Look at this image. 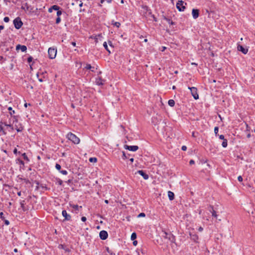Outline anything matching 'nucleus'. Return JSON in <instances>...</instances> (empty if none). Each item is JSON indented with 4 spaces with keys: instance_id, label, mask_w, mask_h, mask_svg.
Instances as JSON below:
<instances>
[{
    "instance_id": "obj_1",
    "label": "nucleus",
    "mask_w": 255,
    "mask_h": 255,
    "mask_svg": "<svg viewBox=\"0 0 255 255\" xmlns=\"http://www.w3.org/2000/svg\"><path fill=\"white\" fill-rule=\"evenodd\" d=\"M67 138L71 140L74 144H79L80 143V140L79 137H78L75 134L69 132L67 135Z\"/></svg>"
},
{
    "instance_id": "obj_2",
    "label": "nucleus",
    "mask_w": 255,
    "mask_h": 255,
    "mask_svg": "<svg viewBox=\"0 0 255 255\" xmlns=\"http://www.w3.org/2000/svg\"><path fill=\"white\" fill-rule=\"evenodd\" d=\"M162 237L166 239L169 240L171 243L175 242V237L171 233H167L165 231H162Z\"/></svg>"
},
{
    "instance_id": "obj_3",
    "label": "nucleus",
    "mask_w": 255,
    "mask_h": 255,
    "mask_svg": "<svg viewBox=\"0 0 255 255\" xmlns=\"http://www.w3.org/2000/svg\"><path fill=\"white\" fill-rule=\"evenodd\" d=\"M9 121L10 122L12 121V124H15V129L17 130V132H20L22 130L23 128L22 127L18 128V126L16 125V124L18 122L17 116H11V118L9 119Z\"/></svg>"
},
{
    "instance_id": "obj_4",
    "label": "nucleus",
    "mask_w": 255,
    "mask_h": 255,
    "mask_svg": "<svg viewBox=\"0 0 255 255\" xmlns=\"http://www.w3.org/2000/svg\"><path fill=\"white\" fill-rule=\"evenodd\" d=\"M13 23L15 28L17 29L20 28L23 25V22L19 17L15 18L13 21Z\"/></svg>"
},
{
    "instance_id": "obj_5",
    "label": "nucleus",
    "mask_w": 255,
    "mask_h": 255,
    "mask_svg": "<svg viewBox=\"0 0 255 255\" xmlns=\"http://www.w3.org/2000/svg\"><path fill=\"white\" fill-rule=\"evenodd\" d=\"M48 53L50 59H54L56 56L57 49L54 48L50 47L48 49Z\"/></svg>"
},
{
    "instance_id": "obj_6",
    "label": "nucleus",
    "mask_w": 255,
    "mask_h": 255,
    "mask_svg": "<svg viewBox=\"0 0 255 255\" xmlns=\"http://www.w3.org/2000/svg\"><path fill=\"white\" fill-rule=\"evenodd\" d=\"M188 89L190 90L192 96L195 100H197L199 99V95L197 92V89L196 87H188Z\"/></svg>"
},
{
    "instance_id": "obj_7",
    "label": "nucleus",
    "mask_w": 255,
    "mask_h": 255,
    "mask_svg": "<svg viewBox=\"0 0 255 255\" xmlns=\"http://www.w3.org/2000/svg\"><path fill=\"white\" fill-rule=\"evenodd\" d=\"M184 1L182 0H178L176 3V7L179 11H183L185 9V6L184 5Z\"/></svg>"
},
{
    "instance_id": "obj_8",
    "label": "nucleus",
    "mask_w": 255,
    "mask_h": 255,
    "mask_svg": "<svg viewBox=\"0 0 255 255\" xmlns=\"http://www.w3.org/2000/svg\"><path fill=\"white\" fill-rule=\"evenodd\" d=\"M124 147L125 149L132 151H135L138 149V146L137 145H125Z\"/></svg>"
},
{
    "instance_id": "obj_9",
    "label": "nucleus",
    "mask_w": 255,
    "mask_h": 255,
    "mask_svg": "<svg viewBox=\"0 0 255 255\" xmlns=\"http://www.w3.org/2000/svg\"><path fill=\"white\" fill-rule=\"evenodd\" d=\"M99 237L101 240H105L107 239L108 234L107 231L103 230L100 232Z\"/></svg>"
},
{
    "instance_id": "obj_10",
    "label": "nucleus",
    "mask_w": 255,
    "mask_h": 255,
    "mask_svg": "<svg viewBox=\"0 0 255 255\" xmlns=\"http://www.w3.org/2000/svg\"><path fill=\"white\" fill-rule=\"evenodd\" d=\"M95 82L97 85H103L105 84V80L103 79L101 77H98L96 78Z\"/></svg>"
},
{
    "instance_id": "obj_11",
    "label": "nucleus",
    "mask_w": 255,
    "mask_h": 255,
    "mask_svg": "<svg viewBox=\"0 0 255 255\" xmlns=\"http://www.w3.org/2000/svg\"><path fill=\"white\" fill-rule=\"evenodd\" d=\"M237 49L238 51H241L244 54H247L248 52V49L247 48H245L241 45H238Z\"/></svg>"
},
{
    "instance_id": "obj_12",
    "label": "nucleus",
    "mask_w": 255,
    "mask_h": 255,
    "mask_svg": "<svg viewBox=\"0 0 255 255\" xmlns=\"http://www.w3.org/2000/svg\"><path fill=\"white\" fill-rule=\"evenodd\" d=\"M62 215L65 218L64 221H70L71 220V216L67 213L66 210L62 211Z\"/></svg>"
},
{
    "instance_id": "obj_13",
    "label": "nucleus",
    "mask_w": 255,
    "mask_h": 255,
    "mask_svg": "<svg viewBox=\"0 0 255 255\" xmlns=\"http://www.w3.org/2000/svg\"><path fill=\"white\" fill-rule=\"evenodd\" d=\"M55 168L56 169L59 171V172L63 175H67L68 172L66 170H62L61 169V165L59 164H56Z\"/></svg>"
},
{
    "instance_id": "obj_14",
    "label": "nucleus",
    "mask_w": 255,
    "mask_h": 255,
    "mask_svg": "<svg viewBox=\"0 0 255 255\" xmlns=\"http://www.w3.org/2000/svg\"><path fill=\"white\" fill-rule=\"evenodd\" d=\"M208 210L212 214V216L214 218H217L218 215L217 214L216 212L214 210V208L213 206H210L208 208Z\"/></svg>"
},
{
    "instance_id": "obj_15",
    "label": "nucleus",
    "mask_w": 255,
    "mask_h": 255,
    "mask_svg": "<svg viewBox=\"0 0 255 255\" xmlns=\"http://www.w3.org/2000/svg\"><path fill=\"white\" fill-rule=\"evenodd\" d=\"M192 14L194 19H196L199 17V10L197 9H193L192 10Z\"/></svg>"
},
{
    "instance_id": "obj_16",
    "label": "nucleus",
    "mask_w": 255,
    "mask_h": 255,
    "mask_svg": "<svg viewBox=\"0 0 255 255\" xmlns=\"http://www.w3.org/2000/svg\"><path fill=\"white\" fill-rule=\"evenodd\" d=\"M140 175L142 176L143 179L147 180L149 178V176L143 170H138L137 172Z\"/></svg>"
},
{
    "instance_id": "obj_17",
    "label": "nucleus",
    "mask_w": 255,
    "mask_h": 255,
    "mask_svg": "<svg viewBox=\"0 0 255 255\" xmlns=\"http://www.w3.org/2000/svg\"><path fill=\"white\" fill-rule=\"evenodd\" d=\"M0 218L3 221L4 224L5 225H9V222L5 219V217L4 216V215L3 212L0 213Z\"/></svg>"
},
{
    "instance_id": "obj_18",
    "label": "nucleus",
    "mask_w": 255,
    "mask_h": 255,
    "mask_svg": "<svg viewBox=\"0 0 255 255\" xmlns=\"http://www.w3.org/2000/svg\"><path fill=\"white\" fill-rule=\"evenodd\" d=\"M189 235L190 238L192 241L194 242L197 243L198 240V236L196 234H193L192 233H190Z\"/></svg>"
},
{
    "instance_id": "obj_19",
    "label": "nucleus",
    "mask_w": 255,
    "mask_h": 255,
    "mask_svg": "<svg viewBox=\"0 0 255 255\" xmlns=\"http://www.w3.org/2000/svg\"><path fill=\"white\" fill-rule=\"evenodd\" d=\"M16 49L17 50H20L22 52H25L27 50V47L25 45H21L20 44H18L16 46Z\"/></svg>"
},
{
    "instance_id": "obj_20",
    "label": "nucleus",
    "mask_w": 255,
    "mask_h": 255,
    "mask_svg": "<svg viewBox=\"0 0 255 255\" xmlns=\"http://www.w3.org/2000/svg\"><path fill=\"white\" fill-rule=\"evenodd\" d=\"M4 123L2 122H0V133L2 135H5L6 134V131L4 129L3 125H4Z\"/></svg>"
},
{
    "instance_id": "obj_21",
    "label": "nucleus",
    "mask_w": 255,
    "mask_h": 255,
    "mask_svg": "<svg viewBox=\"0 0 255 255\" xmlns=\"http://www.w3.org/2000/svg\"><path fill=\"white\" fill-rule=\"evenodd\" d=\"M91 38L94 39L95 40V41L96 43H98L99 38H103V36H102V34L101 33H100V34L96 35L94 36H91Z\"/></svg>"
},
{
    "instance_id": "obj_22",
    "label": "nucleus",
    "mask_w": 255,
    "mask_h": 255,
    "mask_svg": "<svg viewBox=\"0 0 255 255\" xmlns=\"http://www.w3.org/2000/svg\"><path fill=\"white\" fill-rule=\"evenodd\" d=\"M168 196L169 200H170V201L173 200L174 198V194L173 192H172L170 191H169L168 192Z\"/></svg>"
},
{
    "instance_id": "obj_23",
    "label": "nucleus",
    "mask_w": 255,
    "mask_h": 255,
    "mask_svg": "<svg viewBox=\"0 0 255 255\" xmlns=\"http://www.w3.org/2000/svg\"><path fill=\"white\" fill-rule=\"evenodd\" d=\"M142 8L144 10L146 11V12H148L149 14H151V10L148 6L142 5Z\"/></svg>"
},
{
    "instance_id": "obj_24",
    "label": "nucleus",
    "mask_w": 255,
    "mask_h": 255,
    "mask_svg": "<svg viewBox=\"0 0 255 255\" xmlns=\"http://www.w3.org/2000/svg\"><path fill=\"white\" fill-rule=\"evenodd\" d=\"M4 126L8 127L10 128V130H12L15 128L12 126V124H11V122L9 121V124H6V123H4Z\"/></svg>"
},
{
    "instance_id": "obj_25",
    "label": "nucleus",
    "mask_w": 255,
    "mask_h": 255,
    "mask_svg": "<svg viewBox=\"0 0 255 255\" xmlns=\"http://www.w3.org/2000/svg\"><path fill=\"white\" fill-rule=\"evenodd\" d=\"M20 207L22 209V210L23 211H25V200L20 201Z\"/></svg>"
},
{
    "instance_id": "obj_26",
    "label": "nucleus",
    "mask_w": 255,
    "mask_h": 255,
    "mask_svg": "<svg viewBox=\"0 0 255 255\" xmlns=\"http://www.w3.org/2000/svg\"><path fill=\"white\" fill-rule=\"evenodd\" d=\"M164 19L167 21V22L170 25H174L175 24V22H173L172 20H171L169 18L164 17Z\"/></svg>"
},
{
    "instance_id": "obj_27",
    "label": "nucleus",
    "mask_w": 255,
    "mask_h": 255,
    "mask_svg": "<svg viewBox=\"0 0 255 255\" xmlns=\"http://www.w3.org/2000/svg\"><path fill=\"white\" fill-rule=\"evenodd\" d=\"M168 104L170 107H173L175 105V102L173 100L170 99L168 101Z\"/></svg>"
},
{
    "instance_id": "obj_28",
    "label": "nucleus",
    "mask_w": 255,
    "mask_h": 255,
    "mask_svg": "<svg viewBox=\"0 0 255 255\" xmlns=\"http://www.w3.org/2000/svg\"><path fill=\"white\" fill-rule=\"evenodd\" d=\"M70 206L77 211L79 210V208H82V206H79L78 205H70Z\"/></svg>"
},
{
    "instance_id": "obj_29",
    "label": "nucleus",
    "mask_w": 255,
    "mask_h": 255,
    "mask_svg": "<svg viewBox=\"0 0 255 255\" xmlns=\"http://www.w3.org/2000/svg\"><path fill=\"white\" fill-rule=\"evenodd\" d=\"M103 46L104 47V48H105V49L109 53H111V51L110 50H109V49L108 48V45H107V43L106 42H104V43H103Z\"/></svg>"
},
{
    "instance_id": "obj_30",
    "label": "nucleus",
    "mask_w": 255,
    "mask_h": 255,
    "mask_svg": "<svg viewBox=\"0 0 255 255\" xmlns=\"http://www.w3.org/2000/svg\"><path fill=\"white\" fill-rule=\"evenodd\" d=\"M222 145L223 147L225 148L228 145V141L227 139H224L222 142Z\"/></svg>"
},
{
    "instance_id": "obj_31",
    "label": "nucleus",
    "mask_w": 255,
    "mask_h": 255,
    "mask_svg": "<svg viewBox=\"0 0 255 255\" xmlns=\"http://www.w3.org/2000/svg\"><path fill=\"white\" fill-rule=\"evenodd\" d=\"M8 110L9 111V114L11 117L15 113L14 111L12 110V108L11 107L8 108Z\"/></svg>"
},
{
    "instance_id": "obj_32",
    "label": "nucleus",
    "mask_w": 255,
    "mask_h": 255,
    "mask_svg": "<svg viewBox=\"0 0 255 255\" xmlns=\"http://www.w3.org/2000/svg\"><path fill=\"white\" fill-rule=\"evenodd\" d=\"M131 240L132 241L134 240L136 238V234L135 233H132L131 237H130Z\"/></svg>"
},
{
    "instance_id": "obj_33",
    "label": "nucleus",
    "mask_w": 255,
    "mask_h": 255,
    "mask_svg": "<svg viewBox=\"0 0 255 255\" xmlns=\"http://www.w3.org/2000/svg\"><path fill=\"white\" fill-rule=\"evenodd\" d=\"M52 8L53 10H58L60 9V7L57 5H53L52 6Z\"/></svg>"
},
{
    "instance_id": "obj_34",
    "label": "nucleus",
    "mask_w": 255,
    "mask_h": 255,
    "mask_svg": "<svg viewBox=\"0 0 255 255\" xmlns=\"http://www.w3.org/2000/svg\"><path fill=\"white\" fill-rule=\"evenodd\" d=\"M89 161L91 162H96L97 161V159L96 157H91L89 158Z\"/></svg>"
},
{
    "instance_id": "obj_35",
    "label": "nucleus",
    "mask_w": 255,
    "mask_h": 255,
    "mask_svg": "<svg viewBox=\"0 0 255 255\" xmlns=\"http://www.w3.org/2000/svg\"><path fill=\"white\" fill-rule=\"evenodd\" d=\"M218 131H219V128L218 127H215V128H214V132H215V135L216 136L219 135V134H218Z\"/></svg>"
},
{
    "instance_id": "obj_36",
    "label": "nucleus",
    "mask_w": 255,
    "mask_h": 255,
    "mask_svg": "<svg viewBox=\"0 0 255 255\" xmlns=\"http://www.w3.org/2000/svg\"><path fill=\"white\" fill-rule=\"evenodd\" d=\"M112 24L116 26L117 27H119L121 25V23L119 22H114L113 21Z\"/></svg>"
},
{
    "instance_id": "obj_37",
    "label": "nucleus",
    "mask_w": 255,
    "mask_h": 255,
    "mask_svg": "<svg viewBox=\"0 0 255 255\" xmlns=\"http://www.w3.org/2000/svg\"><path fill=\"white\" fill-rule=\"evenodd\" d=\"M22 156L25 160L29 161V159L25 153H23V154H22Z\"/></svg>"
},
{
    "instance_id": "obj_38",
    "label": "nucleus",
    "mask_w": 255,
    "mask_h": 255,
    "mask_svg": "<svg viewBox=\"0 0 255 255\" xmlns=\"http://www.w3.org/2000/svg\"><path fill=\"white\" fill-rule=\"evenodd\" d=\"M57 11V17H60V16L62 14V12L60 9Z\"/></svg>"
},
{
    "instance_id": "obj_39",
    "label": "nucleus",
    "mask_w": 255,
    "mask_h": 255,
    "mask_svg": "<svg viewBox=\"0 0 255 255\" xmlns=\"http://www.w3.org/2000/svg\"><path fill=\"white\" fill-rule=\"evenodd\" d=\"M33 60V57L31 56H29L27 58V62L30 63L31 62H32Z\"/></svg>"
},
{
    "instance_id": "obj_40",
    "label": "nucleus",
    "mask_w": 255,
    "mask_h": 255,
    "mask_svg": "<svg viewBox=\"0 0 255 255\" xmlns=\"http://www.w3.org/2000/svg\"><path fill=\"white\" fill-rule=\"evenodd\" d=\"M145 216V214L144 213H141L137 216L138 218L139 217H144Z\"/></svg>"
},
{
    "instance_id": "obj_41",
    "label": "nucleus",
    "mask_w": 255,
    "mask_h": 255,
    "mask_svg": "<svg viewBox=\"0 0 255 255\" xmlns=\"http://www.w3.org/2000/svg\"><path fill=\"white\" fill-rule=\"evenodd\" d=\"M92 66L90 64H87L86 67H85V69H91L92 68Z\"/></svg>"
},
{
    "instance_id": "obj_42",
    "label": "nucleus",
    "mask_w": 255,
    "mask_h": 255,
    "mask_svg": "<svg viewBox=\"0 0 255 255\" xmlns=\"http://www.w3.org/2000/svg\"><path fill=\"white\" fill-rule=\"evenodd\" d=\"M61 21V18L60 17H57L56 19V24H59Z\"/></svg>"
},
{
    "instance_id": "obj_43",
    "label": "nucleus",
    "mask_w": 255,
    "mask_h": 255,
    "mask_svg": "<svg viewBox=\"0 0 255 255\" xmlns=\"http://www.w3.org/2000/svg\"><path fill=\"white\" fill-rule=\"evenodd\" d=\"M3 21L5 22H9V18L8 17H4V18H3Z\"/></svg>"
},
{
    "instance_id": "obj_44",
    "label": "nucleus",
    "mask_w": 255,
    "mask_h": 255,
    "mask_svg": "<svg viewBox=\"0 0 255 255\" xmlns=\"http://www.w3.org/2000/svg\"><path fill=\"white\" fill-rule=\"evenodd\" d=\"M218 136H219V138L220 139H223V140H224V139H226L225 138V137H224V135L221 134V135H218Z\"/></svg>"
},
{
    "instance_id": "obj_45",
    "label": "nucleus",
    "mask_w": 255,
    "mask_h": 255,
    "mask_svg": "<svg viewBox=\"0 0 255 255\" xmlns=\"http://www.w3.org/2000/svg\"><path fill=\"white\" fill-rule=\"evenodd\" d=\"M238 180L240 182H242L243 181V177L242 176L240 175L238 177Z\"/></svg>"
},
{
    "instance_id": "obj_46",
    "label": "nucleus",
    "mask_w": 255,
    "mask_h": 255,
    "mask_svg": "<svg viewBox=\"0 0 255 255\" xmlns=\"http://www.w3.org/2000/svg\"><path fill=\"white\" fill-rule=\"evenodd\" d=\"M123 158L124 159L127 158V157L126 153L124 151H123Z\"/></svg>"
},
{
    "instance_id": "obj_47",
    "label": "nucleus",
    "mask_w": 255,
    "mask_h": 255,
    "mask_svg": "<svg viewBox=\"0 0 255 255\" xmlns=\"http://www.w3.org/2000/svg\"><path fill=\"white\" fill-rule=\"evenodd\" d=\"M150 15H151V16L153 18V20H154V21H157V18L155 17V16H154V15L152 14H150Z\"/></svg>"
},
{
    "instance_id": "obj_48",
    "label": "nucleus",
    "mask_w": 255,
    "mask_h": 255,
    "mask_svg": "<svg viewBox=\"0 0 255 255\" xmlns=\"http://www.w3.org/2000/svg\"><path fill=\"white\" fill-rule=\"evenodd\" d=\"M181 149L183 151H185L187 149V147L185 145H183L182 147H181Z\"/></svg>"
},
{
    "instance_id": "obj_49",
    "label": "nucleus",
    "mask_w": 255,
    "mask_h": 255,
    "mask_svg": "<svg viewBox=\"0 0 255 255\" xmlns=\"http://www.w3.org/2000/svg\"><path fill=\"white\" fill-rule=\"evenodd\" d=\"M189 164H190V165H192V164H195V161H194V160H193V159L190 160V161H189Z\"/></svg>"
},
{
    "instance_id": "obj_50",
    "label": "nucleus",
    "mask_w": 255,
    "mask_h": 255,
    "mask_svg": "<svg viewBox=\"0 0 255 255\" xmlns=\"http://www.w3.org/2000/svg\"><path fill=\"white\" fill-rule=\"evenodd\" d=\"M81 220H82V221H83V222H86V220H87V218H86V217H82L81 218Z\"/></svg>"
},
{
    "instance_id": "obj_51",
    "label": "nucleus",
    "mask_w": 255,
    "mask_h": 255,
    "mask_svg": "<svg viewBox=\"0 0 255 255\" xmlns=\"http://www.w3.org/2000/svg\"><path fill=\"white\" fill-rule=\"evenodd\" d=\"M108 44L110 46L112 47L113 48L114 47V46H113L112 42L111 41L109 40L108 41Z\"/></svg>"
},
{
    "instance_id": "obj_52",
    "label": "nucleus",
    "mask_w": 255,
    "mask_h": 255,
    "mask_svg": "<svg viewBox=\"0 0 255 255\" xmlns=\"http://www.w3.org/2000/svg\"><path fill=\"white\" fill-rule=\"evenodd\" d=\"M17 152H17V149H16V148H14V150H13V153H14V154H16L17 153Z\"/></svg>"
},
{
    "instance_id": "obj_53",
    "label": "nucleus",
    "mask_w": 255,
    "mask_h": 255,
    "mask_svg": "<svg viewBox=\"0 0 255 255\" xmlns=\"http://www.w3.org/2000/svg\"><path fill=\"white\" fill-rule=\"evenodd\" d=\"M137 244V242L136 241H134L133 240V245L135 246H136Z\"/></svg>"
},
{
    "instance_id": "obj_54",
    "label": "nucleus",
    "mask_w": 255,
    "mask_h": 255,
    "mask_svg": "<svg viewBox=\"0 0 255 255\" xmlns=\"http://www.w3.org/2000/svg\"><path fill=\"white\" fill-rule=\"evenodd\" d=\"M52 10H53V9L52 8V6L50 7L49 9H48V12L51 13L52 12Z\"/></svg>"
},
{
    "instance_id": "obj_55",
    "label": "nucleus",
    "mask_w": 255,
    "mask_h": 255,
    "mask_svg": "<svg viewBox=\"0 0 255 255\" xmlns=\"http://www.w3.org/2000/svg\"><path fill=\"white\" fill-rule=\"evenodd\" d=\"M203 230V228L202 227H200L198 228V231H199V232H202Z\"/></svg>"
},
{
    "instance_id": "obj_56",
    "label": "nucleus",
    "mask_w": 255,
    "mask_h": 255,
    "mask_svg": "<svg viewBox=\"0 0 255 255\" xmlns=\"http://www.w3.org/2000/svg\"><path fill=\"white\" fill-rule=\"evenodd\" d=\"M71 44H72L73 46H74V47H75V46H76V42H71Z\"/></svg>"
},
{
    "instance_id": "obj_57",
    "label": "nucleus",
    "mask_w": 255,
    "mask_h": 255,
    "mask_svg": "<svg viewBox=\"0 0 255 255\" xmlns=\"http://www.w3.org/2000/svg\"><path fill=\"white\" fill-rule=\"evenodd\" d=\"M3 60H5V59H4V58H3V56H0V61Z\"/></svg>"
},
{
    "instance_id": "obj_58",
    "label": "nucleus",
    "mask_w": 255,
    "mask_h": 255,
    "mask_svg": "<svg viewBox=\"0 0 255 255\" xmlns=\"http://www.w3.org/2000/svg\"><path fill=\"white\" fill-rule=\"evenodd\" d=\"M19 163L21 165H24V162L21 160H19Z\"/></svg>"
},
{
    "instance_id": "obj_59",
    "label": "nucleus",
    "mask_w": 255,
    "mask_h": 255,
    "mask_svg": "<svg viewBox=\"0 0 255 255\" xmlns=\"http://www.w3.org/2000/svg\"><path fill=\"white\" fill-rule=\"evenodd\" d=\"M107 252L109 253V254H111V255H112V253L110 252V251L109 250V248H107Z\"/></svg>"
},
{
    "instance_id": "obj_60",
    "label": "nucleus",
    "mask_w": 255,
    "mask_h": 255,
    "mask_svg": "<svg viewBox=\"0 0 255 255\" xmlns=\"http://www.w3.org/2000/svg\"><path fill=\"white\" fill-rule=\"evenodd\" d=\"M23 180L25 182H26V183L28 182V180L25 179V178H24L23 179Z\"/></svg>"
},
{
    "instance_id": "obj_61",
    "label": "nucleus",
    "mask_w": 255,
    "mask_h": 255,
    "mask_svg": "<svg viewBox=\"0 0 255 255\" xmlns=\"http://www.w3.org/2000/svg\"><path fill=\"white\" fill-rule=\"evenodd\" d=\"M21 195V191H19L17 192V195L19 196H20Z\"/></svg>"
},
{
    "instance_id": "obj_62",
    "label": "nucleus",
    "mask_w": 255,
    "mask_h": 255,
    "mask_svg": "<svg viewBox=\"0 0 255 255\" xmlns=\"http://www.w3.org/2000/svg\"><path fill=\"white\" fill-rule=\"evenodd\" d=\"M28 105H30V104H27V103H26L24 105V107H26V108L27 107Z\"/></svg>"
},
{
    "instance_id": "obj_63",
    "label": "nucleus",
    "mask_w": 255,
    "mask_h": 255,
    "mask_svg": "<svg viewBox=\"0 0 255 255\" xmlns=\"http://www.w3.org/2000/svg\"><path fill=\"white\" fill-rule=\"evenodd\" d=\"M38 81L40 82H43V80L42 78H38Z\"/></svg>"
},
{
    "instance_id": "obj_64",
    "label": "nucleus",
    "mask_w": 255,
    "mask_h": 255,
    "mask_svg": "<svg viewBox=\"0 0 255 255\" xmlns=\"http://www.w3.org/2000/svg\"><path fill=\"white\" fill-rule=\"evenodd\" d=\"M129 160L131 162H133V161H134V159L133 158H131L129 159Z\"/></svg>"
}]
</instances>
